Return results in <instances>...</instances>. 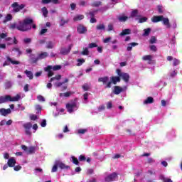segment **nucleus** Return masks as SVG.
<instances>
[{"label": "nucleus", "instance_id": "obj_1", "mask_svg": "<svg viewBox=\"0 0 182 182\" xmlns=\"http://www.w3.org/2000/svg\"><path fill=\"white\" fill-rule=\"evenodd\" d=\"M32 22L33 21L31 18H26V19H24L23 23H20L18 26H16V24L15 23L11 24L10 28L11 29H15V28H16L18 31H28L32 28V26L31 25Z\"/></svg>", "mask_w": 182, "mask_h": 182}, {"label": "nucleus", "instance_id": "obj_2", "mask_svg": "<svg viewBox=\"0 0 182 182\" xmlns=\"http://www.w3.org/2000/svg\"><path fill=\"white\" fill-rule=\"evenodd\" d=\"M25 94L20 93L16 95L15 97H11V95L0 96V105L2 103H6V102H18L20 99H23Z\"/></svg>", "mask_w": 182, "mask_h": 182}, {"label": "nucleus", "instance_id": "obj_3", "mask_svg": "<svg viewBox=\"0 0 182 182\" xmlns=\"http://www.w3.org/2000/svg\"><path fill=\"white\" fill-rule=\"evenodd\" d=\"M65 107L68 113H73V112H76L79 109V103L76 101H71L66 104Z\"/></svg>", "mask_w": 182, "mask_h": 182}, {"label": "nucleus", "instance_id": "obj_4", "mask_svg": "<svg viewBox=\"0 0 182 182\" xmlns=\"http://www.w3.org/2000/svg\"><path fill=\"white\" fill-rule=\"evenodd\" d=\"M49 56L48 52H42L38 55L36 58L33 54H31L29 55L31 60H32L33 63H36L38 60H41L42 59H46Z\"/></svg>", "mask_w": 182, "mask_h": 182}, {"label": "nucleus", "instance_id": "obj_5", "mask_svg": "<svg viewBox=\"0 0 182 182\" xmlns=\"http://www.w3.org/2000/svg\"><path fill=\"white\" fill-rule=\"evenodd\" d=\"M0 39H5L6 42H8L7 45H12V43H15V45H16V43H18V41H16V38L8 37V33H2L1 34H0Z\"/></svg>", "mask_w": 182, "mask_h": 182}, {"label": "nucleus", "instance_id": "obj_6", "mask_svg": "<svg viewBox=\"0 0 182 182\" xmlns=\"http://www.w3.org/2000/svg\"><path fill=\"white\" fill-rule=\"evenodd\" d=\"M62 68V66L60 65H55V66H52V65H48L46 68H44L45 72H48V77H52V76H53V70H60V69Z\"/></svg>", "mask_w": 182, "mask_h": 182}, {"label": "nucleus", "instance_id": "obj_7", "mask_svg": "<svg viewBox=\"0 0 182 182\" xmlns=\"http://www.w3.org/2000/svg\"><path fill=\"white\" fill-rule=\"evenodd\" d=\"M23 128L24 129L25 135L31 137V136H32V123L26 122L23 124Z\"/></svg>", "mask_w": 182, "mask_h": 182}, {"label": "nucleus", "instance_id": "obj_8", "mask_svg": "<svg viewBox=\"0 0 182 182\" xmlns=\"http://www.w3.org/2000/svg\"><path fill=\"white\" fill-rule=\"evenodd\" d=\"M117 73L118 76H119V77H122V79H123V80H124L126 83L129 82V79H130V75L129 74L126 73H122L119 69L117 70Z\"/></svg>", "mask_w": 182, "mask_h": 182}, {"label": "nucleus", "instance_id": "obj_9", "mask_svg": "<svg viewBox=\"0 0 182 182\" xmlns=\"http://www.w3.org/2000/svg\"><path fill=\"white\" fill-rule=\"evenodd\" d=\"M68 82H69V79L68 78H65L63 82H56L54 84V86L55 87H61L62 90H66V89H68V85H65V83H68Z\"/></svg>", "mask_w": 182, "mask_h": 182}, {"label": "nucleus", "instance_id": "obj_10", "mask_svg": "<svg viewBox=\"0 0 182 182\" xmlns=\"http://www.w3.org/2000/svg\"><path fill=\"white\" fill-rule=\"evenodd\" d=\"M126 90H127V85H125L122 87L119 86H115L114 87L113 93L114 95H120L121 92H126Z\"/></svg>", "mask_w": 182, "mask_h": 182}, {"label": "nucleus", "instance_id": "obj_11", "mask_svg": "<svg viewBox=\"0 0 182 182\" xmlns=\"http://www.w3.org/2000/svg\"><path fill=\"white\" fill-rule=\"evenodd\" d=\"M22 150H23L27 154H32L35 153V151L36 150V148L35 146H30L27 147L25 145L21 146Z\"/></svg>", "mask_w": 182, "mask_h": 182}, {"label": "nucleus", "instance_id": "obj_12", "mask_svg": "<svg viewBox=\"0 0 182 182\" xmlns=\"http://www.w3.org/2000/svg\"><path fill=\"white\" fill-rule=\"evenodd\" d=\"M98 82H102L104 85H107L106 87H112V82L109 81V77H100Z\"/></svg>", "mask_w": 182, "mask_h": 182}, {"label": "nucleus", "instance_id": "obj_13", "mask_svg": "<svg viewBox=\"0 0 182 182\" xmlns=\"http://www.w3.org/2000/svg\"><path fill=\"white\" fill-rule=\"evenodd\" d=\"M11 8H13V12H19V11L25 8V6L23 4H18V3H14L11 5Z\"/></svg>", "mask_w": 182, "mask_h": 182}, {"label": "nucleus", "instance_id": "obj_14", "mask_svg": "<svg viewBox=\"0 0 182 182\" xmlns=\"http://www.w3.org/2000/svg\"><path fill=\"white\" fill-rule=\"evenodd\" d=\"M117 180V173H111L105 177V181L110 182V181H116Z\"/></svg>", "mask_w": 182, "mask_h": 182}, {"label": "nucleus", "instance_id": "obj_15", "mask_svg": "<svg viewBox=\"0 0 182 182\" xmlns=\"http://www.w3.org/2000/svg\"><path fill=\"white\" fill-rule=\"evenodd\" d=\"M72 45H70L68 48H62L60 50L61 55H68L72 49Z\"/></svg>", "mask_w": 182, "mask_h": 182}, {"label": "nucleus", "instance_id": "obj_16", "mask_svg": "<svg viewBox=\"0 0 182 182\" xmlns=\"http://www.w3.org/2000/svg\"><path fill=\"white\" fill-rule=\"evenodd\" d=\"M143 60H148L149 65H154V60H153V55H144L142 57Z\"/></svg>", "mask_w": 182, "mask_h": 182}, {"label": "nucleus", "instance_id": "obj_17", "mask_svg": "<svg viewBox=\"0 0 182 182\" xmlns=\"http://www.w3.org/2000/svg\"><path fill=\"white\" fill-rule=\"evenodd\" d=\"M12 111H11V109H5V108H1L0 109V114L1 116H8V114H11Z\"/></svg>", "mask_w": 182, "mask_h": 182}, {"label": "nucleus", "instance_id": "obj_18", "mask_svg": "<svg viewBox=\"0 0 182 182\" xmlns=\"http://www.w3.org/2000/svg\"><path fill=\"white\" fill-rule=\"evenodd\" d=\"M161 21L162 22L163 25L166 26V28H169L171 27V26L170 25V20H168V18H164V16H163Z\"/></svg>", "mask_w": 182, "mask_h": 182}, {"label": "nucleus", "instance_id": "obj_19", "mask_svg": "<svg viewBox=\"0 0 182 182\" xmlns=\"http://www.w3.org/2000/svg\"><path fill=\"white\" fill-rule=\"evenodd\" d=\"M7 164L9 167H15V164H16V160L14 157L10 158L8 160Z\"/></svg>", "mask_w": 182, "mask_h": 182}, {"label": "nucleus", "instance_id": "obj_20", "mask_svg": "<svg viewBox=\"0 0 182 182\" xmlns=\"http://www.w3.org/2000/svg\"><path fill=\"white\" fill-rule=\"evenodd\" d=\"M162 19H163V16H154L151 18V21L154 22V23H156L157 22H161Z\"/></svg>", "mask_w": 182, "mask_h": 182}, {"label": "nucleus", "instance_id": "obj_21", "mask_svg": "<svg viewBox=\"0 0 182 182\" xmlns=\"http://www.w3.org/2000/svg\"><path fill=\"white\" fill-rule=\"evenodd\" d=\"M77 31L78 33H85V32H86V31H87V30L86 29V27H85L82 25H80L77 26Z\"/></svg>", "mask_w": 182, "mask_h": 182}, {"label": "nucleus", "instance_id": "obj_22", "mask_svg": "<svg viewBox=\"0 0 182 182\" xmlns=\"http://www.w3.org/2000/svg\"><path fill=\"white\" fill-rule=\"evenodd\" d=\"M89 15H90V18H91L90 23H96V18H93V16H95V15H96V11H91L89 13Z\"/></svg>", "mask_w": 182, "mask_h": 182}, {"label": "nucleus", "instance_id": "obj_23", "mask_svg": "<svg viewBox=\"0 0 182 182\" xmlns=\"http://www.w3.org/2000/svg\"><path fill=\"white\" fill-rule=\"evenodd\" d=\"M73 93H75V92H73L72 91H69L65 93H60V97H69V96H72V95H73Z\"/></svg>", "mask_w": 182, "mask_h": 182}, {"label": "nucleus", "instance_id": "obj_24", "mask_svg": "<svg viewBox=\"0 0 182 182\" xmlns=\"http://www.w3.org/2000/svg\"><path fill=\"white\" fill-rule=\"evenodd\" d=\"M111 83H113V85H116L117 82H120V77L114 76L111 77Z\"/></svg>", "mask_w": 182, "mask_h": 182}, {"label": "nucleus", "instance_id": "obj_25", "mask_svg": "<svg viewBox=\"0 0 182 182\" xmlns=\"http://www.w3.org/2000/svg\"><path fill=\"white\" fill-rule=\"evenodd\" d=\"M132 33V30L127 28L122 30V32L119 33L120 36H124V35H130Z\"/></svg>", "mask_w": 182, "mask_h": 182}, {"label": "nucleus", "instance_id": "obj_26", "mask_svg": "<svg viewBox=\"0 0 182 182\" xmlns=\"http://www.w3.org/2000/svg\"><path fill=\"white\" fill-rule=\"evenodd\" d=\"M137 45H139V43H129L128 46L127 48V50H128V52H130V50H132V49H133V47L137 46Z\"/></svg>", "mask_w": 182, "mask_h": 182}, {"label": "nucleus", "instance_id": "obj_27", "mask_svg": "<svg viewBox=\"0 0 182 182\" xmlns=\"http://www.w3.org/2000/svg\"><path fill=\"white\" fill-rule=\"evenodd\" d=\"M117 19L119 22H126V21H127V19H129V17L124 16V15H122L117 17Z\"/></svg>", "mask_w": 182, "mask_h": 182}, {"label": "nucleus", "instance_id": "obj_28", "mask_svg": "<svg viewBox=\"0 0 182 182\" xmlns=\"http://www.w3.org/2000/svg\"><path fill=\"white\" fill-rule=\"evenodd\" d=\"M58 163V166L60 168L64 169V168H69V166H65V164L60 162V161H56Z\"/></svg>", "mask_w": 182, "mask_h": 182}, {"label": "nucleus", "instance_id": "obj_29", "mask_svg": "<svg viewBox=\"0 0 182 182\" xmlns=\"http://www.w3.org/2000/svg\"><path fill=\"white\" fill-rule=\"evenodd\" d=\"M9 21H12V16L11 14H7L3 20V23H6V22H9Z\"/></svg>", "mask_w": 182, "mask_h": 182}, {"label": "nucleus", "instance_id": "obj_30", "mask_svg": "<svg viewBox=\"0 0 182 182\" xmlns=\"http://www.w3.org/2000/svg\"><path fill=\"white\" fill-rule=\"evenodd\" d=\"M25 73H26L27 77L29 78L31 80H32V79H33V73H32V72L28 71V70H26L25 71Z\"/></svg>", "mask_w": 182, "mask_h": 182}, {"label": "nucleus", "instance_id": "obj_31", "mask_svg": "<svg viewBox=\"0 0 182 182\" xmlns=\"http://www.w3.org/2000/svg\"><path fill=\"white\" fill-rule=\"evenodd\" d=\"M76 132L77 134H85L87 133V129H79Z\"/></svg>", "mask_w": 182, "mask_h": 182}, {"label": "nucleus", "instance_id": "obj_32", "mask_svg": "<svg viewBox=\"0 0 182 182\" xmlns=\"http://www.w3.org/2000/svg\"><path fill=\"white\" fill-rule=\"evenodd\" d=\"M153 102H154L153 97H149L146 100L144 101V105H149V104L153 103Z\"/></svg>", "mask_w": 182, "mask_h": 182}, {"label": "nucleus", "instance_id": "obj_33", "mask_svg": "<svg viewBox=\"0 0 182 182\" xmlns=\"http://www.w3.org/2000/svg\"><path fill=\"white\" fill-rule=\"evenodd\" d=\"M159 178H160V180H163L164 182H173V181H171V179H170L168 178H165L164 175H160Z\"/></svg>", "mask_w": 182, "mask_h": 182}, {"label": "nucleus", "instance_id": "obj_34", "mask_svg": "<svg viewBox=\"0 0 182 182\" xmlns=\"http://www.w3.org/2000/svg\"><path fill=\"white\" fill-rule=\"evenodd\" d=\"M58 162L55 161L51 169V173H56V171H58Z\"/></svg>", "mask_w": 182, "mask_h": 182}, {"label": "nucleus", "instance_id": "obj_35", "mask_svg": "<svg viewBox=\"0 0 182 182\" xmlns=\"http://www.w3.org/2000/svg\"><path fill=\"white\" fill-rule=\"evenodd\" d=\"M43 4H49L52 2V4H58V0H42Z\"/></svg>", "mask_w": 182, "mask_h": 182}, {"label": "nucleus", "instance_id": "obj_36", "mask_svg": "<svg viewBox=\"0 0 182 182\" xmlns=\"http://www.w3.org/2000/svg\"><path fill=\"white\" fill-rule=\"evenodd\" d=\"M83 18H85V16L82 14H80V15L75 16L73 19L75 21H82Z\"/></svg>", "mask_w": 182, "mask_h": 182}, {"label": "nucleus", "instance_id": "obj_37", "mask_svg": "<svg viewBox=\"0 0 182 182\" xmlns=\"http://www.w3.org/2000/svg\"><path fill=\"white\" fill-rule=\"evenodd\" d=\"M151 31V28H146L144 30V33L142 34V36H149L150 35V32Z\"/></svg>", "mask_w": 182, "mask_h": 182}, {"label": "nucleus", "instance_id": "obj_38", "mask_svg": "<svg viewBox=\"0 0 182 182\" xmlns=\"http://www.w3.org/2000/svg\"><path fill=\"white\" fill-rule=\"evenodd\" d=\"M53 46H55V43H53L52 41H49L47 43L46 48H47V49H53Z\"/></svg>", "mask_w": 182, "mask_h": 182}, {"label": "nucleus", "instance_id": "obj_39", "mask_svg": "<svg viewBox=\"0 0 182 182\" xmlns=\"http://www.w3.org/2000/svg\"><path fill=\"white\" fill-rule=\"evenodd\" d=\"M139 15V11L137 10H133L131 12V18H136Z\"/></svg>", "mask_w": 182, "mask_h": 182}, {"label": "nucleus", "instance_id": "obj_40", "mask_svg": "<svg viewBox=\"0 0 182 182\" xmlns=\"http://www.w3.org/2000/svg\"><path fill=\"white\" fill-rule=\"evenodd\" d=\"M71 161H73L74 164H76V166H79V160H77L76 157L71 156Z\"/></svg>", "mask_w": 182, "mask_h": 182}, {"label": "nucleus", "instance_id": "obj_41", "mask_svg": "<svg viewBox=\"0 0 182 182\" xmlns=\"http://www.w3.org/2000/svg\"><path fill=\"white\" fill-rule=\"evenodd\" d=\"M7 60H9V62H11L12 65H19V61L14 60L9 57L7 58Z\"/></svg>", "mask_w": 182, "mask_h": 182}, {"label": "nucleus", "instance_id": "obj_42", "mask_svg": "<svg viewBox=\"0 0 182 182\" xmlns=\"http://www.w3.org/2000/svg\"><path fill=\"white\" fill-rule=\"evenodd\" d=\"M97 31H105L106 28L105 27V24H99L97 26Z\"/></svg>", "mask_w": 182, "mask_h": 182}, {"label": "nucleus", "instance_id": "obj_43", "mask_svg": "<svg viewBox=\"0 0 182 182\" xmlns=\"http://www.w3.org/2000/svg\"><path fill=\"white\" fill-rule=\"evenodd\" d=\"M77 66H82V65H83V63H85V59L82 58V59H77Z\"/></svg>", "mask_w": 182, "mask_h": 182}, {"label": "nucleus", "instance_id": "obj_44", "mask_svg": "<svg viewBox=\"0 0 182 182\" xmlns=\"http://www.w3.org/2000/svg\"><path fill=\"white\" fill-rule=\"evenodd\" d=\"M62 76L60 75H56L54 77L50 78V82H53V80H60Z\"/></svg>", "mask_w": 182, "mask_h": 182}, {"label": "nucleus", "instance_id": "obj_45", "mask_svg": "<svg viewBox=\"0 0 182 182\" xmlns=\"http://www.w3.org/2000/svg\"><path fill=\"white\" fill-rule=\"evenodd\" d=\"M42 12H43V16H45V18H46L48 16V9H46V7H43L41 9Z\"/></svg>", "mask_w": 182, "mask_h": 182}, {"label": "nucleus", "instance_id": "obj_46", "mask_svg": "<svg viewBox=\"0 0 182 182\" xmlns=\"http://www.w3.org/2000/svg\"><path fill=\"white\" fill-rule=\"evenodd\" d=\"M12 82L8 81L5 83V87L6 89H10V87H12Z\"/></svg>", "mask_w": 182, "mask_h": 182}, {"label": "nucleus", "instance_id": "obj_47", "mask_svg": "<svg viewBox=\"0 0 182 182\" xmlns=\"http://www.w3.org/2000/svg\"><path fill=\"white\" fill-rule=\"evenodd\" d=\"M83 97H84V103H87V99L89 97V93L88 92H85L83 95Z\"/></svg>", "mask_w": 182, "mask_h": 182}, {"label": "nucleus", "instance_id": "obj_48", "mask_svg": "<svg viewBox=\"0 0 182 182\" xmlns=\"http://www.w3.org/2000/svg\"><path fill=\"white\" fill-rule=\"evenodd\" d=\"M113 29H114L113 23H109V24L108 25V27H107V31L108 32H110V31H113Z\"/></svg>", "mask_w": 182, "mask_h": 182}, {"label": "nucleus", "instance_id": "obj_49", "mask_svg": "<svg viewBox=\"0 0 182 182\" xmlns=\"http://www.w3.org/2000/svg\"><path fill=\"white\" fill-rule=\"evenodd\" d=\"M146 21H147V17H141L139 19V23H143V22H146Z\"/></svg>", "mask_w": 182, "mask_h": 182}, {"label": "nucleus", "instance_id": "obj_50", "mask_svg": "<svg viewBox=\"0 0 182 182\" xmlns=\"http://www.w3.org/2000/svg\"><path fill=\"white\" fill-rule=\"evenodd\" d=\"M88 48L90 49H92L93 48H97V44H96V43H90Z\"/></svg>", "mask_w": 182, "mask_h": 182}, {"label": "nucleus", "instance_id": "obj_51", "mask_svg": "<svg viewBox=\"0 0 182 182\" xmlns=\"http://www.w3.org/2000/svg\"><path fill=\"white\" fill-rule=\"evenodd\" d=\"M68 22H69L68 20L61 19L60 21V26H63L65 23H68Z\"/></svg>", "mask_w": 182, "mask_h": 182}, {"label": "nucleus", "instance_id": "obj_52", "mask_svg": "<svg viewBox=\"0 0 182 182\" xmlns=\"http://www.w3.org/2000/svg\"><path fill=\"white\" fill-rule=\"evenodd\" d=\"M110 41H112V37H108V38L103 39L102 42H103V43H109V42H110Z\"/></svg>", "mask_w": 182, "mask_h": 182}, {"label": "nucleus", "instance_id": "obj_53", "mask_svg": "<svg viewBox=\"0 0 182 182\" xmlns=\"http://www.w3.org/2000/svg\"><path fill=\"white\" fill-rule=\"evenodd\" d=\"M37 99L39 102H45V97L42 95L37 96Z\"/></svg>", "mask_w": 182, "mask_h": 182}, {"label": "nucleus", "instance_id": "obj_54", "mask_svg": "<svg viewBox=\"0 0 182 182\" xmlns=\"http://www.w3.org/2000/svg\"><path fill=\"white\" fill-rule=\"evenodd\" d=\"M82 55H89V49L87 48H84Z\"/></svg>", "mask_w": 182, "mask_h": 182}, {"label": "nucleus", "instance_id": "obj_55", "mask_svg": "<svg viewBox=\"0 0 182 182\" xmlns=\"http://www.w3.org/2000/svg\"><path fill=\"white\" fill-rule=\"evenodd\" d=\"M31 128L33 129V133H36V130H38V124H33Z\"/></svg>", "mask_w": 182, "mask_h": 182}, {"label": "nucleus", "instance_id": "obj_56", "mask_svg": "<svg viewBox=\"0 0 182 182\" xmlns=\"http://www.w3.org/2000/svg\"><path fill=\"white\" fill-rule=\"evenodd\" d=\"M169 75H170L171 77H174L176 76V75H177V71L173 70V71H171V72L170 73Z\"/></svg>", "mask_w": 182, "mask_h": 182}, {"label": "nucleus", "instance_id": "obj_57", "mask_svg": "<svg viewBox=\"0 0 182 182\" xmlns=\"http://www.w3.org/2000/svg\"><path fill=\"white\" fill-rule=\"evenodd\" d=\"M113 107V103L112 102H107V109H112Z\"/></svg>", "mask_w": 182, "mask_h": 182}, {"label": "nucleus", "instance_id": "obj_58", "mask_svg": "<svg viewBox=\"0 0 182 182\" xmlns=\"http://www.w3.org/2000/svg\"><path fill=\"white\" fill-rule=\"evenodd\" d=\"M157 9H158V12H159V14H163V12H164L163 6H158Z\"/></svg>", "mask_w": 182, "mask_h": 182}, {"label": "nucleus", "instance_id": "obj_59", "mask_svg": "<svg viewBox=\"0 0 182 182\" xmlns=\"http://www.w3.org/2000/svg\"><path fill=\"white\" fill-rule=\"evenodd\" d=\"M41 127H46V119H43L41 122Z\"/></svg>", "mask_w": 182, "mask_h": 182}, {"label": "nucleus", "instance_id": "obj_60", "mask_svg": "<svg viewBox=\"0 0 182 182\" xmlns=\"http://www.w3.org/2000/svg\"><path fill=\"white\" fill-rule=\"evenodd\" d=\"M180 61L176 58L173 59V66H177V65H179Z\"/></svg>", "mask_w": 182, "mask_h": 182}, {"label": "nucleus", "instance_id": "obj_61", "mask_svg": "<svg viewBox=\"0 0 182 182\" xmlns=\"http://www.w3.org/2000/svg\"><path fill=\"white\" fill-rule=\"evenodd\" d=\"M21 168H22V166H19V165L15 166L14 167V170L15 171H19V170H21Z\"/></svg>", "mask_w": 182, "mask_h": 182}, {"label": "nucleus", "instance_id": "obj_62", "mask_svg": "<svg viewBox=\"0 0 182 182\" xmlns=\"http://www.w3.org/2000/svg\"><path fill=\"white\" fill-rule=\"evenodd\" d=\"M30 119L31 120H36V119H38V116L36 114H31L30 115Z\"/></svg>", "mask_w": 182, "mask_h": 182}, {"label": "nucleus", "instance_id": "obj_63", "mask_svg": "<svg viewBox=\"0 0 182 182\" xmlns=\"http://www.w3.org/2000/svg\"><path fill=\"white\" fill-rule=\"evenodd\" d=\"M82 89L83 90H88L90 89V87L87 84H85L84 85H82Z\"/></svg>", "mask_w": 182, "mask_h": 182}, {"label": "nucleus", "instance_id": "obj_64", "mask_svg": "<svg viewBox=\"0 0 182 182\" xmlns=\"http://www.w3.org/2000/svg\"><path fill=\"white\" fill-rule=\"evenodd\" d=\"M32 40L31 38H24L23 42L24 43H31Z\"/></svg>", "mask_w": 182, "mask_h": 182}]
</instances>
